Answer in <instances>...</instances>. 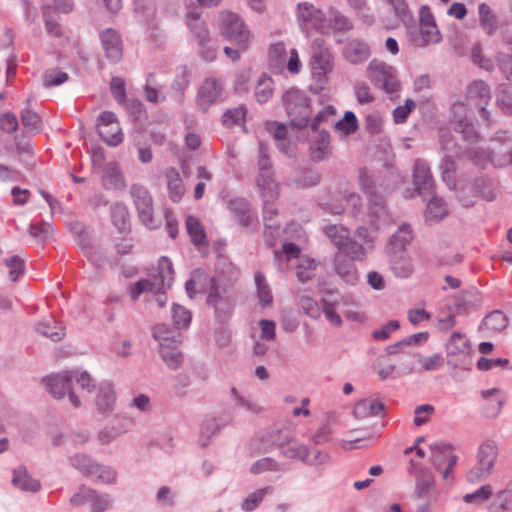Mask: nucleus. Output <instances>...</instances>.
Masks as SVG:
<instances>
[{
    "instance_id": "6e6d98bb",
    "label": "nucleus",
    "mask_w": 512,
    "mask_h": 512,
    "mask_svg": "<svg viewBox=\"0 0 512 512\" xmlns=\"http://www.w3.org/2000/svg\"><path fill=\"white\" fill-rule=\"evenodd\" d=\"M29 234L40 242H46L53 234V227L49 222L41 221L29 226Z\"/></svg>"
},
{
    "instance_id": "473e14b6",
    "label": "nucleus",
    "mask_w": 512,
    "mask_h": 512,
    "mask_svg": "<svg viewBox=\"0 0 512 512\" xmlns=\"http://www.w3.org/2000/svg\"><path fill=\"white\" fill-rule=\"evenodd\" d=\"M430 449L431 460L437 470H441L445 463L450 462V456H455L452 454L451 445L444 442L434 443L430 446Z\"/></svg>"
},
{
    "instance_id": "e2e57ef3",
    "label": "nucleus",
    "mask_w": 512,
    "mask_h": 512,
    "mask_svg": "<svg viewBox=\"0 0 512 512\" xmlns=\"http://www.w3.org/2000/svg\"><path fill=\"white\" fill-rule=\"evenodd\" d=\"M441 41V34H409V42L417 48L425 47L429 44H437Z\"/></svg>"
},
{
    "instance_id": "aec40b11",
    "label": "nucleus",
    "mask_w": 512,
    "mask_h": 512,
    "mask_svg": "<svg viewBox=\"0 0 512 512\" xmlns=\"http://www.w3.org/2000/svg\"><path fill=\"white\" fill-rule=\"evenodd\" d=\"M256 186L260 192L263 203L273 204L279 196V186L274 179V173L258 174Z\"/></svg>"
},
{
    "instance_id": "680f3d73",
    "label": "nucleus",
    "mask_w": 512,
    "mask_h": 512,
    "mask_svg": "<svg viewBox=\"0 0 512 512\" xmlns=\"http://www.w3.org/2000/svg\"><path fill=\"white\" fill-rule=\"evenodd\" d=\"M421 32H433L437 31V25L435 17L429 6H422L419 12Z\"/></svg>"
},
{
    "instance_id": "774afa93",
    "label": "nucleus",
    "mask_w": 512,
    "mask_h": 512,
    "mask_svg": "<svg viewBox=\"0 0 512 512\" xmlns=\"http://www.w3.org/2000/svg\"><path fill=\"white\" fill-rule=\"evenodd\" d=\"M512 502V492L508 490H502L496 494V497L491 504L493 512H501L509 508V504Z\"/></svg>"
},
{
    "instance_id": "20e7f679",
    "label": "nucleus",
    "mask_w": 512,
    "mask_h": 512,
    "mask_svg": "<svg viewBox=\"0 0 512 512\" xmlns=\"http://www.w3.org/2000/svg\"><path fill=\"white\" fill-rule=\"evenodd\" d=\"M153 336L160 344V355L167 366L171 369L179 368L183 362V355L175 348L180 344V334L170 331L162 324L154 327Z\"/></svg>"
},
{
    "instance_id": "c85d7f7f",
    "label": "nucleus",
    "mask_w": 512,
    "mask_h": 512,
    "mask_svg": "<svg viewBox=\"0 0 512 512\" xmlns=\"http://www.w3.org/2000/svg\"><path fill=\"white\" fill-rule=\"evenodd\" d=\"M345 58L352 64H358L368 59L370 49L368 45L360 40H352L344 48Z\"/></svg>"
},
{
    "instance_id": "9b49d317",
    "label": "nucleus",
    "mask_w": 512,
    "mask_h": 512,
    "mask_svg": "<svg viewBox=\"0 0 512 512\" xmlns=\"http://www.w3.org/2000/svg\"><path fill=\"white\" fill-rule=\"evenodd\" d=\"M130 194L142 223L149 228L157 227L153 218V200L149 191L143 185L133 184Z\"/></svg>"
},
{
    "instance_id": "37998d69",
    "label": "nucleus",
    "mask_w": 512,
    "mask_h": 512,
    "mask_svg": "<svg viewBox=\"0 0 512 512\" xmlns=\"http://www.w3.org/2000/svg\"><path fill=\"white\" fill-rule=\"evenodd\" d=\"M186 228L192 242L196 246L206 244V235L198 219L188 216L186 219Z\"/></svg>"
},
{
    "instance_id": "9d476101",
    "label": "nucleus",
    "mask_w": 512,
    "mask_h": 512,
    "mask_svg": "<svg viewBox=\"0 0 512 512\" xmlns=\"http://www.w3.org/2000/svg\"><path fill=\"white\" fill-rule=\"evenodd\" d=\"M97 131L109 146H118L123 141V133L115 113L103 111L97 118Z\"/></svg>"
},
{
    "instance_id": "a18cd8bd",
    "label": "nucleus",
    "mask_w": 512,
    "mask_h": 512,
    "mask_svg": "<svg viewBox=\"0 0 512 512\" xmlns=\"http://www.w3.org/2000/svg\"><path fill=\"white\" fill-rule=\"evenodd\" d=\"M324 232L338 250L343 247L344 243L349 238V231L343 226L328 225L324 228Z\"/></svg>"
},
{
    "instance_id": "a19ab883",
    "label": "nucleus",
    "mask_w": 512,
    "mask_h": 512,
    "mask_svg": "<svg viewBox=\"0 0 512 512\" xmlns=\"http://www.w3.org/2000/svg\"><path fill=\"white\" fill-rule=\"evenodd\" d=\"M272 445L270 435L256 436L249 441L246 446V452L250 457L267 452Z\"/></svg>"
},
{
    "instance_id": "4be33fe9",
    "label": "nucleus",
    "mask_w": 512,
    "mask_h": 512,
    "mask_svg": "<svg viewBox=\"0 0 512 512\" xmlns=\"http://www.w3.org/2000/svg\"><path fill=\"white\" fill-rule=\"evenodd\" d=\"M481 396L484 400L482 409L488 417L499 414L504 403V397L498 388L483 390Z\"/></svg>"
},
{
    "instance_id": "4d7b16f0",
    "label": "nucleus",
    "mask_w": 512,
    "mask_h": 512,
    "mask_svg": "<svg viewBox=\"0 0 512 512\" xmlns=\"http://www.w3.org/2000/svg\"><path fill=\"white\" fill-rule=\"evenodd\" d=\"M271 491L272 489L269 486L254 491L243 501L242 509L247 512L253 511Z\"/></svg>"
},
{
    "instance_id": "393cba45",
    "label": "nucleus",
    "mask_w": 512,
    "mask_h": 512,
    "mask_svg": "<svg viewBox=\"0 0 512 512\" xmlns=\"http://www.w3.org/2000/svg\"><path fill=\"white\" fill-rule=\"evenodd\" d=\"M331 153L330 135L327 131H320L310 146L311 159L315 162H320L327 159Z\"/></svg>"
},
{
    "instance_id": "8fccbe9b",
    "label": "nucleus",
    "mask_w": 512,
    "mask_h": 512,
    "mask_svg": "<svg viewBox=\"0 0 512 512\" xmlns=\"http://www.w3.org/2000/svg\"><path fill=\"white\" fill-rule=\"evenodd\" d=\"M273 92L272 79L266 75H262L255 87V97L259 103H265L271 97Z\"/></svg>"
},
{
    "instance_id": "e433bc0d",
    "label": "nucleus",
    "mask_w": 512,
    "mask_h": 512,
    "mask_svg": "<svg viewBox=\"0 0 512 512\" xmlns=\"http://www.w3.org/2000/svg\"><path fill=\"white\" fill-rule=\"evenodd\" d=\"M365 244L349 237L338 252H342L352 260L364 261L367 255Z\"/></svg>"
},
{
    "instance_id": "f8f14e48",
    "label": "nucleus",
    "mask_w": 512,
    "mask_h": 512,
    "mask_svg": "<svg viewBox=\"0 0 512 512\" xmlns=\"http://www.w3.org/2000/svg\"><path fill=\"white\" fill-rule=\"evenodd\" d=\"M296 17L304 32L318 31L324 27L326 21L323 12L308 2L297 5Z\"/></svg>"
},
{
    "instance_id": "6ab92c4d",
    "label": "nucleus",
    "mask_w": 512,
    "mask_h": 512,
    "mask_svg": "<svg viewBox=\"0 0 512 512\" xmlns=\"http://www.w3.org/2000/svg\"><path fill=\"white\" fill-rule=\"evenodd\" d=\"M414 186L415 190L423 197L434 195L435 185L429 167L422 161L417 160L414 165Z\"/></svg>"
},
{
    "instance_id": "3c124183",
    "label": "nucleus",
    "mask_w": 512,
    "mask_h": 512,
    "mask_svg": "<svg viewBox=\"0 0 512 512\" xmlns=\"http://www.w3.org/2000/svg\"><path fill=\"white\" fill-rule=\"evenodd\" d=\"M268 130L273 135L274 139L277 141V145L279 149L287 153L289 143L287 142V127L284 124L279 123H270L268 124Z\"/></svg>"
},
{
    "instance_id": "603ef678",
    "label": "nucleus",
    "mask_w": 512,
    "mask_h": 512,
    "mask_svg": "<svg viewBox=\"0 0 512 512\" xmlns=\"http://www.w3.org/2000/svg\"><path fill=\"white\" fill-rule=\"evenodd\" d=\"M480 301L481 299L477 292L467 291L455 298V305L457 309L467 312L469 309L477 306Z\"/></svg>"
},
{
    "instance_id": "f03ea898",
    "label": "nucleus",
    "mask_w": 512,
    "mask_h": 512,
    "mask_svg": "<svg viewBox=\"0 0 512 512\" xmlns=\"http://www.w3.org/2000/svg\"><path fill=\"white\" fill-rule=\"evenodd\" d=\"M209 284V295L207 303L214 307L220 320H225L231 313L232 305L230 301L223 296L220 288L214 279H208L206 276L198 273L192 279L186 282V291L190 298H193L197 292L204 290V286Z\"/></svg>"
},
{
    "instance_id": "bb28decb",
    "label": "nucleus",
    "mask_w": 512,
    "mask_h": 512,
    "mask_svg": "<svg viewBox=\"0 0 512 512\" xmlns=\"http://www.w3.org/2000/svg\"><path fill=\"white\" fill-rule=\"evenodd\" d=\"M165 178L170 199L174 202H179L185 193L180 173L176 168L169 167L165 170Z\"/></svg>"
},
{
    "instance_id": "4468645a",
    "label": "nucleus",
    "mask_w": 512,
    "mask_h": 512,
    "mask_svg": "<svg viewBox=\"0 0 512 512\" xmlns=\"http://www.w3.org/2000/svg\"><path fill=\"white\" fill-rule=\"evenodd\" d=\"M470 356V344L467 338L456 332L447 343L448 363L454 367H463Z\"/></svg>"
},
{
    "instance_id": "412c9836",
    "label": "nucleus",
    "mask_w": 512,
    "mask_h": 512,
    "mask_svg": "<svg viewBox=\"0 0 512 512\" xmlns=\"http://www.w3.org/2000/svg\"><path fill=\"white\" fill-rule=\"evenodd\" d=\"M355 260L347 257L342 252H337L334 256V270L339 277L349 284H355L358 279V271L354 264Z\"/></svg>"
},
{
    "instance_id": "7ed1b4c3",
    "label": "nucleus",
    "mask_w": 512,
    "mask_h": 512,
    "mask_svg": "<svg viewBox=\"0 0 512 512\" xmlns=\"http://www.w3.org/2000/svg\"><path fill=\"white\" fill-rule=\"evenodd\" d=\"M173 272L171 261L165 257L161 258L158 274L153 277V280L143 279L129 288L131 298L136 300L143 292H160L164 288H170Z\"/></svg>"
},
{
    "instance_id": "c03bdc74",
    "label": "nucleus",
    "mask_w": 512,
    "mask_h": 512,
    "mask_svg": "<svg viewBox=\"0 0 512 512\" xmlns=\"http://www.w3.org/2000/svg\"><path fill=\"white\" fill-rule=\"evenodd\" d=\"M454 158L452 155H445L440 166L442 178L451 189L456 187V164Z\"/></svg>"
},
{
    "instance_id": "dca6fc26",
    "label": "nucleus",
    "mask_w": 512,
    "mask_h": 512,
    "mask_svg": "<svg viewBox=\"0 0 512 512\" xmlns=\"http://www.w3.org/2000/svg\"><path fill=\"white\" fill-rule=\"evenodd\" d=\"M314 45L316 48L311 60L312 75L319 83H324L326 75L332 70L331 55L327 49L320 48V39H316Z\"/></svg>"
},
{
    "instance_id": "58836bf2",
    "label": "nucleus",
    "mask_w": 512,
    "mask_h": 512,
    "mask_svg": "<svg viewBox=\"0 0 512 512\" xmlns=\"http://www.w3.org/2000/svg\"><path fill=\"white\" fill-rule=\"evenodd\" d=\"M434 479L432 474L423 468L419 469L418 474L416 476V487H415V497L418 499L424 498L428 495L429 491L433 487Z\"/></svg>"
},
{
    "instance_id": "f704fd0d",
    "label": "nucleus",
    "mask_w": 512,
    "mask_h": 512,
    "mask_svg": "<svg viewBox=\"0 0 512 512\" xmlns=\"http://www.w3.org/2000/svg\"><path fill=\"white\" fill-rule=\"evenodd\" d=\"M413 238L410 227L406 224L399 227L395 234L391 237L388 252L398 251L403 252L405 247L410 244Z\"/></svg>"
},
{
    "instance_id": "5fc2aeb1",
    "label": "nucleus",
    "mask_w": 512,
    "mask_h": 512,
    "mask_svg": "<svg viewBox=\"0 0 512 512\" xmlns=\"http://www.w3.org/2000/svg\"><path fill=\"white\" fill-rule=\"evenodd\" d=\"M20 117L21 123L29 132L36 134L41 130V118L36 112L25 109L21 112Z\"/></svg>"
},
{
    "instance_id": "0eeeda50",
    "label": "nucleus",
    "mask_w": 512,
    "mask_h": 512,
    "mask_svg": "<svg viewBox=\"0 0 512 512\" xmlns=\"http://www.w3.org/2000/svg\"><path fill=\"white\" fill-rule=\"evenodd\" d=\"M370 81L386 93L393 94L400 88L394 67L379 60H372L367 68Z\"/></svg>"
},
{
    "instance_id": "5701e85b",
    "label": "nucleus",
    "mask_w": 512,
    "mask_h": 512,
    "mask_svg": "<svg viewBox=\"0 0 512 512\" xmlns=\"http://www.w3.org/2000/svg\"><path fill=\"white\" fill-rule=\"evenodd\" d=\"M102 185L107 190H122L125 187L124 177L115 162L105 165L102 174Z\"/></svg>"
},
{
    "instance_id": "2f4dec72",
    "label": "nucleus",
    "mask_w": 512,
    "mask_h": 512,
    "mask_svg": "<svg viewBox=\"0 0 512 512\" xmlns=\"http://www.w3.org/2000/svg\"><path fill=\"white\" fill-rule=\"evenodd\" d=\"M115 404V394L110 384H102L99 386L96 405L102 414L109 413L113 410Z\"/></svg>"
},
{
    "instance_id": "f3484780",
    "label": "nucleus",
    "mask_w": 512,
    "mask_h": 512,
    "mask_svg": "<svg viewBox=\"0 0 512 512\" xmlns=\"http://www.w3.org/2000/svg\"><path fill=\"white\" fill-rule=\"evenodd\" d=\"M466 96L480 106L481 117L489 123L490 113L485 107L491 98L489 85L482 80H475L467 87Z\"/></svg>"
},
{
    "instance_id": "bf43d9fd",
    "label": "nucleus",
    "mask_w": 512,
    "mask_h": 512,
    "mask_svg": "<svg viewBox=\"0 0 512 512\" xmlns=\"http://www.w3.org/2000/svg\"><path fill=\"white\" fill-rule=\"evenodd\" d=\"M479 20L484 29L492 30L497 28V16L486 3H482L479 6Z\"/></svg>"
},
{
    "instance_id": "49530a36",
    "label": "nucleus",
    "mask_w": 512,
    "mask_h": 512,
    "mask_svg": "<svg viewBox=\"0 0 512 512\" xmlns=\"http://www.w3.org/2000/svg\"><path fill=\"white\" fill-rule=\"evenodd\" d=\"M37 331L51 339L52 341H60L64 336V328L55 321L42 322L37 326Z\"/></svg>"
},
{
    "instance_id": "338daca9",
    "label": "nucleus",
    "mask_w": 512,
    "mask_h": 512,
    "mask_svg": "<svg viewBox=\"0 0 512 512\" xmlns=\"http://www.w3.org/2000/svg\"><path fill=\"white\" fill-rule=\"evenodd\" d=\"M300 305L306 315L311 318H318L321 314V308L316 300L308 295H301L299 298Z\"/></svg>"
},
{
    "instance_id": "2eb2a0df",
    "label": "nucleus",
    "mask_w": 512,
    "mask_h": 512,
    "mask_svg": "<svg viewBox=\"0 0 512 512\" xmlns=\"http://www.w3.org/2000/svg\"><path fill=\"white\" fill-rule=\"evenodd\" d=\"M281 453L289 458L298 459L310 465L323 464L328 461V456L316 451L313 457H310L308 448L296 442H288L287 444H278Z\"/></svg>"
},
{
    "instance_id": "4c0bfd02",
    "label": "nucleus",
    "mask_w": 512,
    "mask_h": 512,
    "mask_svg": "<svg viewBox=\"0 0 512 512\" xmlns=\"http://www.w3.org/2000/svg\"><path fill=\"white\" fill-rule=\"evenodd\" d=\"M507 325V316L502 311L499 310L491 312L483 320V328L495 333L503 331L507 327Z\"/></svg>"
},
{
    "instance_id": "72a5a7b5",
    "label": "nucleus",
    "mask_w": 512,
    "mask_h": 512,
    "mask_svg": "<svg viewBox=\"0 0 512 512\" xmlns=\"http://www.w3.org/2000/svg\"><path fill=\"white\" fill-rule=\"evenodd\" d=\"M218 26L221 30L226 32H242L245 28L241 17L227 10L220 12Z\"/></svg>"
},
{
    "instance_id": "69168bd1",
    "label": "nucleus",
    "mask_w": 512,
    "mask_h": 512,
    "mask_svg": "<svg viewBox=\"0 0 512 512\" xmlns=\"http://www.w3.org/2000/svg\"><path fill=\"white\" fill-rule=\"evenodd\" d=\"M5 265L9 269V278L11 281L15 282L22 274L24 269V260L18 256L14 255L10 258L5 259Z\"/></svg>"
},
{
    "instance_id": "ea45409f",
    "label": "nucleus",
    "mask_w": 512,
    "mask_h": 512,
    "mask_svg": "<svg viewBox=\"0 0 512 512\" xmlns=\"http://www.w3.org/2000/svg\"><path fill=\"white\" fill-rule=\"evenodd\" d=\"M367 194L370 215L377 220L385 219L387 211L383 197L379 193L372 191H367Z\"/></svg>"
},
{
    "instance_id": "0e129e2a",
    "label": "nucleus",
    "mask_w": 512,
    "mask_h": 512,
    "mask_svg": "<svg viewBox=\"0 0 512 512\" xmlns=\"http://www.w3.org/2000/svg\"><path fill=\"white\" fill-rule=\"evenodd\" d=\"M220 430V425L216 419H206L201 426L200 442L202 446H206L211 436Z\"/></svg>"
},
{
    "instance_id": "cd10ccee",
    "label": "nucleus",
    "mask_w": 512,
    "mask_h": 512,
    "mask_svg": "<svg viewBox=\"0 0 512 512\" xmlns=\"http://www.w3.org/2000/svg\"><path fill=\"white\" fill-rule=\"evenodd\" d=\"M390 265L395 275L401 278H407L413 271V265L404 252L389 251Z\"/></svg>"
},
{
    "instance_id": "a211bd4d",
    "label": "nucleus",
    "mask_w": 512,
    "mask_h": 512,
    "mask_svg": "<svg viewBox=\"0 0 512 512\" xmlns=\"http://www.w3.org/2000/svg\"><path fill=\"white\" fill-rule=\"evenodd\" d=\"M222 90L223 87L219 80L213 77L206 78L198 90L197 104L199 108L206 111L218 100Z\"/></svg>"
},
{
    "instance_id": "13d9d810",
    "label": "nucleus",
    "mask_w": 512,
    "mask_h": 512,
    "mask_svg": "<svg viewBox=\"0 0 512 512\" xmlns=\"http://www.w3.org/2000/svg\"><path fill=\"white\" fill-rule=\"evenodd\" d=\"M328 26L338 32L348 31L353 28L350 20L336 10H331L329 13V24Z\"/></svg>"
},
{
    "instance_id": "39448f33",
    "label": "nucleus",
    "mask_w": 512,
    "mask_h": 512,
    "mask_svg": "<svg viewBox=\"0 0 512 512\" xmlns=\"http://www.w3.org/2000/svg\"><path fill=\"white\" fill-rule=\"evenodd\" d=\"M283 101L290 117L291 126L298 129L307 127L311 109L309 98L305 93L297 89L288 90L283 96Z\"/></svg>"
},
{
    "instance_id": "ddd939ff",
    "label": "nucleus",
    "mask_w": 512,
    "mask_h": 512,
    "mask_svg": "<svg viewBox=\"0 0 512 512\" xmlns=\"http://www.w3.org/2000/svg\"><path fill=\"white\" fill-rule=\"evenodd\" d=\"M71 463L83 474L95 477L102 483H110L115 478V473L110 468L99 465L84 454L74 455L71 459Z\"/></svg>"
},
{
    "instance_id": "a878e982",
    "label": "nucleus",
    "mask_w": 512,
    "mask_h": 512,
    "mask_svg": "<svg viewBox=\"0 0 512 512\" xmlns=\"http://www.w3.org/2000/svg\"><path fill=\"white\" fill-rule=\"evenodd\" d=\"M101 43L109 61L118 62L121 59L123 45L119 34H102Z\"/></svg>"
},
{
    "instance_id": "b1692460",
    "label": "nucleus",
    "mask_w": 512,
    "mask_h": 512,
    "mask_svg": "<svg viewBox=\"0 0 512 512\" xmlns=\"http://www.w3.org/2000/svg\"><path fill=\"white\" fill-rule=\"evenodd\" d=\"M384 404L377 399L366 398L354 405L353 414L357 419H366L372 416L382 415Z\"/></svg>"
},
{
    "instance_id": "c9c22d12",
    "label": "nucleus",
    "mask_w": 512,
    "mask_h": 512,
    "mask_svg": "<svg viewBox=\"0 0 512 512\" xmlns=\"http://www.w3.org/2000/svg\"><path fill=\"white\" fill-rule=\"evenodd\" d=\"M13 484L23 491L36 492L40 489L39 481L33 479L24 467L14 471Z\"/></svg>"
},
{
    "instance_id": "c756f323",
    "label": "nucleus",
    "mask_w": 512,
    "mask_h": 512,
    "mask_svg": "<svg viewBox=\"0 0 512 512\" xmlns=\"http://www.w3.org/2000/svg\"><path fill=\"white\" fill-rule=\"evenodd\" d=\"M134 14L140 24L149 26L156 15L154 0H134Z\"/></svg>"
},
{
    "instance_id": "423d86ee",
    "label": "nucleus",
    "mask_w": 512,
    "mask_h": 512,
    "mask_svg": "<svg viewBox=\"0 0 512 512\" xmlns=\"http://www.w3.org/2000/svg\"><path fill=\"white\" fill-rule=\"evenodd\" d=\"M478 155L485 160V164L489 161L495 167H503L512 164V139L506 131H499L491 139L488 147V154L484 156L478 151Z\"/></svg>"
},
{
    "instance_id": "f257e3e1",
    "label": "nucleus",
    "mask_w": 512,
    "mask_h": 512,
    "mask_svg": "<svg viewBox=\"0 0 512 512\" xmlns=\"http://www.w3.org/2000/svg\"><path fill=\"white\" fill-rule=\"evenodd\" d=\"M451 125L453 130L461 135L463 143H460L450 133L441 132L440 142L445 155H452V157L468 155L475 165L484 167L485 160L478 155V150L474 147L479 140V134L473 123L472 111L468 110L462 103L455 104Z\"/></svg>"
},
{
    "instance_id": "09e8293b",
    "label": "nucleus",
    "mask_w": 512,
    "mask_h": 512,
    "mask_svg": "<svg viewBox=\"0 0 512 512\" xmlns=\"http://www.w3.org/2000/svg\"><path fill=\"white\" fill-rule=\"evenodd\" d=\"M281 470L280 464L270 457H263L255 461L249 471L253 475H259L265 472H276Z\"/></svg>"
},
{
    "instance_id": "7c9ffc66",
    "label": "nucleus",
    "mask_w": 512,
    "mask_h": 512,
    "mask_svg": "<svg viewBox=\"0 0 512 512\" xmlns=\"http://www.w3.org/2000/svg\"><path fill=\"white\" fill-rule=\"evenodd\" d=\"M111 219L120 233L130 231L129 212L124 203L117 202L111 206Z\"/></svg>"
},
{
    "instance_id": "6e6552de",
    "label": "nucleus",
    "mask_w": 512,
    "mask_h": 512,
    "mask_svg": "<svg viewBox=\"0 0 512 512\" xmlns=\"http://www.w3.org/2000/svg\"><path fill=\"white\" fill-rule=\"evenodd\" d=\"M498 456V447L494 441L483 442L477 452V464L468 472L467 478L474 482L487 478L493 471Z\"/></svg>"
},
{
    "instance_id": "de8ad7c7",
    "label": "nucleus",
    "mask_w": 512,
    "mask_h": 512,
    "mask_svg": "<svg viewBox=\"0 0 512 512\" xmlns=\"http://www.w3.org/2000/svg\"><path fill=\"white\" fill-rule=\"evenodd\" d=\"M255 282L257 285L258 299L262 307L271 305L273 297L268 284L265 283V276L261 272L255 274Z\"/></svg>"
},
{
    "instance_id": "79ce46f5",
    "label": "nucleus",
    "mask_w": 512,
    "mask_h": 512,
    "mask_svg": "<svg viewBox=\"0 0 512 512\" xmlns=\"http://www.w3.org/2000/svg\"><path fill=\"white\" fill-rule=\"evenodd\" d=\"M426 218L430 221H438L447 215V208L441 198L433 196L426 207Z\"/></svg>"
},
{
    "instance_id": "1a4fd4ad",
    "label": "nucleus",
    "mask_w": 512,
    "mask_h": 512,
    "mask_svg": "<svg viewBox=\"0 0 512 512\" xmlns=\"http://www.w3.org/2000/svg\"><path fill=\"white\" fill-rule=\"evenodd\" d=\"M44 381L53 397L61 399L68 395L75 408L80 406V400L72 390L73 374L70 373V370L50 375Z\"/></svg>"
},
{
    "instance_id": "052dcab7",
    "label": "nucleus",
    "mask_w": 512,
    "mask_h": 512,
    "mask_svg": "<svg viewBox=\"0 0 512 512\" xmlns=\"http://www.w3.org/2000/svg\"><path fill=\"white\" fill-rule=\"evenodd\" d=\"M335 130L342 131L344 134H352L358 129V121L353 112L347 111L344 117L335 124Z\"/></svg>"
},
{
    "instance_id": "864d4df0",
    "label": "nucleus",
    "mask_w": 512,
    "mask_h": 512,
    "mask_svg": "<svg viewBox=\"0 0 512 512\" xmlns=\"http://www.w3.org/2000/svg\"><path fill=\"white\" fill-rule=\"evenodd\" d=\"M496 105L506 115H512V92L500 86L496 92Z\"/></svg>"
}]
</instances>
